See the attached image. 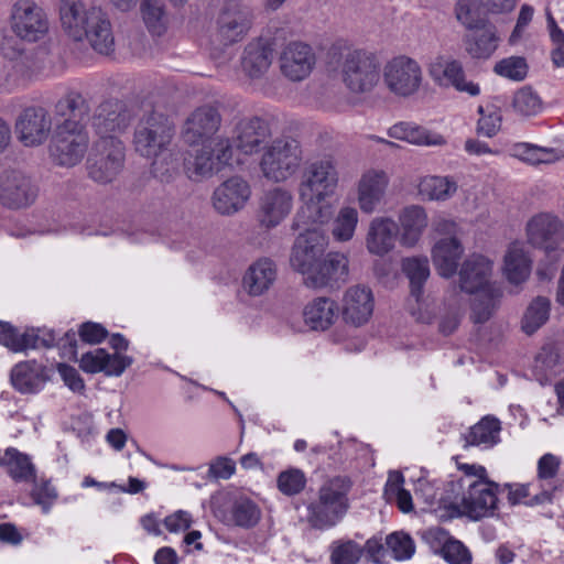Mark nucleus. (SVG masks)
<instances>
[{
	"label": "nucleus",
	"instance_id": "obj_50",
	"mask_svg": "<svg viewBox=\"0 0 564 564\" xmlns=\"http://www.w3.org/2000/svg\"><path fill=\"white\" fill-rule=\"evenodd\" d=\"M512 155L530 164H549L560 159V153L552 148H542L531 143H517L511 149Z\"/></svg>",
	"mask_w": 564,
	"mask_h": 564
},
{
	"label": "nucleus",
	"instance_id": "obj_38",
	"mask_svg": "<svg viewBox=\"0 0 564 564\" xmlns=\"http://www.w3.org/2000/svg\"><path fill=\"white\" fill-rule=\"evenodd\" d=\"M55 111L58 116L65 117L64 121H73L76 126L86 129V123L89 120L90 102L82 94L69 91L56 102Z\"/></svg>",
	"mask_w": 564,
	"mask_h": 564
},
{
	"label": "nucleus",
	"instance_id": "obj_1",
	"mask_svg": "<svg viewBox=\"0 0 564 564\" xmlns=\"http://www.w3.org/2000/svg\"><path fill=\"white\" fill-rule=\"evenodd\" d=\"M59 21L63 30L75 41L86 39L98 53L108 55L115 50V36L108 13L99 6L83 0H59Z\"/></svg>",
	"mask_w": 564,
	"mask_h": 564
},
{
	"label": "nucleus",
	"instance_id": "obj_55",
	"mask_svg": "<svg viewBox=\"0 0 564 564\" xmlns=\"http://www.w3.org/2000/svg\"><path fill=\"white\" fill-rule=\"evenodd\" d=\"M499 296L500 292L498 289L477 293V296L471 304L470 318L473 322L476 324L487 322L495 311L496 301Z\"/></svg>",
	"mask_w": 564,
	"mask_h": 564
},
{
	"label": "nucleus",
	"instance_id": "obj_26",
	"mask_svg": "<svg viewBox=\"0 0 564 564\" xmlns=\"http://www.w3.org/2000/svg\"><path fill=\"white\" fill-rule=\"evenodd\" d=\"M293 208V195L283 187L265 191L259 199V221L265 228L280 225Z\"/></svg>",
	"mask_w": 564,
	"mask_h": 564
},
{
	"label": "nucleus",
	"instance_id": "obj_46",
	"mask_svg": "<svg viewBox=\"0 0 564 564\" xmlns=\"http://www.w3.org/2000/svg\"><path fill=\"white\" fill-rule=\"evenodd\" d=\"M140 12L148 30L161 35L167 26V15L164 0H140Z\"/></svg>",
	"mask_w": 564,
	"mask_h": 564
},
{
	"label": "nucleus",
	"instance_id": "obj_8",
	"mask_svg": "<svg viewBox=\"0 0 564 564\" xmlns=\"http://www.w3.org/2000/svg\"><path fill=\"white\" fill-rule=\"evenodd\" d=\"M338 180V171L333 158L324 156L308 162L299 184L300 199L325 200L335 193Z\"/></svg>",
	"mask_w": 564,
	"mask_h": 564
},
{
	"label": "nucleus",
	"instance_id": "obj_18",
	"mask_svg": "<svg viewBox=\"0 0 564 564\" xmlns=\"http://www.w3.org/2000/svg\"><path fill=\"white\" fill-rule=\"evenodd\" d=\"M527 236L532 246L550 253L564 241V224L556 215L540 213L528 221Z\"/></svg>",
	"mask_w": 564,
	"mask_h": 564
},
{
	"label": "nucleus",
	"instance_id": "obj_44",
	"mask_svg": "<svg viewBox=\"0 0 564 564\" xmlns=\"http://www.w3.org/2000/svg\"><path fill=\"white\" fill-rule=\"evenodd\" d=\"M551 302L545 296L534 297L528 305L522 319L521 329L527 335L534 334L550 317Z\"/></svg>",
	"mask_w": 564,
	"mask_h": 564
},
{
	"label": "nucleus",
	"instance_id": "obj_17",
	"mask_svg": "<svg viewBox=\"0 0 564 564\" xmlns=\"http://www.w3.org/2000/svg\"><path fill=\"white\" fill-rule=\"evenodd\" d=\"M427 70L440 87H453L473 97L480 94L479 85L466 79L463 65L456 59L438 55L429 64Z\"/></svg>",
	"mask_w": 564,
	"mask_h": 564
},
{
	"label": "nucleus",
	"instance_id": "obj_53",
	"mask_svg": "<svg viewBox=\"0 0 564 564\" xmlns=\"http://www.w3.org/2000/svg\"><path fill=\"white\" fill-rule=\"evenodd\" d=\"M151 173L161 182H169L178 171V155L170 147L159 155L151 156Z\"/></svg>",
	"mask_w": 564,
	"mask_h": 564
},
{
	"label": "nucleus",
	"instance_id": "obj_39",
	"mask_svg": "<svg viewBox=\"0 0 564 564\" xmlns=\"http://www.w3.org/2000/svg\"><path fill=\"white\" fill-rule=\"evenodd\" d=\"M336 303L328 297L313 300L304 310V321L314 330L327 329L336 318Z\"/></svg>",
	"mask_w": 564,
	"mask_h": 564
},
{
	"label": "nucleus",
	"instance_id": "obj_54",
	"mask_svg": "<svg viewBox=\"0 0 564 564\" xmlns=\"http://www.w3.org/2000/svg\"><path fill=\"white\" fill-rule=\"evenodd\" d=\"M231 517L236 525L251 528L259 522L261 512L253 501L240 498L231 507Z\"/></svg>",
	"mask_w": 564,
	"mask_h": 564
},
{
	"label": "nucleus",
	"instance_id": "obj_7",
	"mask_svg": "<svg viewBox=\"0 0 564 564\" xmlns=\"http://www.w3.org/2000/svg\"><path fill=\"white\" fill-rule=\"evenodd\" d=\"M126 148L120 139L97 140L87 160L88 176L98 184L113 182L122 172Z\"/></svg>",
	"mask_w": 564,
	"mask_h": 564
},
{
	"label": "nucleus",
	"instance_id": "obj_32",
	"mask_svg": "<svg viewBox=\"0 0 564 564\" xmlns=\"http://www.w3.org/2000/svg\"><path fill=\"white\" fill-rule=\"evenodd\" d=\"M276 279V265L269 258L254 261L247 269L242 278V286L251 296L265 293Z\"/></svg>",
	"mask_w": 564,
	"mask_h": 564
},
{
	"label": "nucleus",
	"instance_id": "obj_21",
	"mask_svg": "<svg viewBox=\"0 0 564 564\" xmlns=\"http://www.w3.org/2000/svg\"><path fill=\"white\" fill-rule=\"evenodd\" d=\"M401 268L410 280L411 293L409 300L410 313L422 323H429L431 317L421 311V299L424 284L430 276V265L426 257H410L402 260Z\"/></svg>",
	"mask_w": 564,
	"mask_h": 564
},
{
	"label": "nucleus",
	"instance_id": "obj_42",
	"mask_svg": "<svg viewBox=\"0 0 564 564\" xmlns=\"http://www.w3.org/2000/svg\"><path fill=\"white\" fill-rule=\"evenodd\" d=\"M303 202V206L300 208L295 216V225L297 228H310V226H314L313 228H317L316 226H321L326 224L332 216L330 206L322 203L324 200H310V199H301Z\"/></svg>",
	"mask_w": 564,
	"mask_h": 564
},
{
	"label": "nucleus",
	"instance_id": "obj_29",
	"mask_svg": "<svg viewBox=\"0 0 564 564\" xmlns=\"http://www.w3.org/2000/svg\"><path fill=\"white\" fill-rule=\"evenodd\" d=\"M132 362V357L96 348L82 356L79 367L87 373L104 372L108 377H119Z\"/></svg>",
	"mask_w": 564,
	"mask_h": 564
},
{
	"label": "nucleus",
	"instance_id": "obj_22",
	"mask_svg": "<svg viewBox=\"0 0 564 564\" xmlns=\"http://www.w3.org/2000/svg\"><path fill=\"white\" fill-rule=\"evenodd\" d=\"M281 73L292 82L304 80L316 63L315 53L303 42L289 43L280 55Z\"/></svg>",
	"mask_w": 564,
	"mask_h": 564
},
{
	"label": "nucleus",
	"instance_id": "obj_61",
	"mask_svg": "<svg viewBox=\"0 0 564 564\" xmlns=\"http://www.w3.org/2000/svg\"><path fill=\"white\" fill-rule=\"evenodd\" d=\"M528 65L525 59L520 56H510L499 61L494 70L497 75L511 80L520 82L527 76Z\"/></svg>",
	"mask_w": 564,
	"mask_h": 564
},
{
	"label": "nucleus",
	"instance_id": "obj_41",
	"mask_svg": "<svg viewBox=\"0 0 564 564\" xmlns=\"http://www.w3.org/2000/svg\"><path fill=\"white\" fill-rule=\"evenodd\" d=\"M457 188L456 181L451 176L427 175L419 183V193L430 200H447Z\"/></svg>",
	"mask_w": 564,
	"mask_h": 564
},
{
	"label": "nucleus",
	"instance_id": "obj_23",
	"mask_svg": "<svg viewBox=\"0 0 564 564\" xmlns=\"http://www.w3.org/2000/svg\"><path fill=\"white\" fill-rule=\"evenodd\" d=\"M270 137L271 131L267 121L251 117L243 118L235 124L231 139L237 151L252 155L260 151Z\"/></svg>",
	"mask_w": 564,
	"mask_h": 564
},
{
	"label": "nucleus",
	"instance_id": "obj_49",
	"mask_svg": "<svg viewBox=\"0 0 564 564\" xmlns=\"http://www.w3.org/2000/svg\"><path fill=\"white\" fill-rule=\"evenodd\" d=\"M403 482L404 478L400 471H390L383 495L388 502H394L406 513L413 510V502L411 494L403 488Z\"/></svg>",
	"mask_w": 564,
	"mask_h": 564
},
{
	"label": "nucleus",
	"instance_id": "obj_64",
	"mask_svg": "<svg viewBox=\"0 0 564 564\" xmlns=\"http://www.w3.org/2000/svg\"><path fill=\"white\" fill-rule=\"evenodd\" d=\"M23 76H26V63L23 59L4 64L0 69V88L12 89Z\"/></svg>",
	"mask_w": 564,
	"mask_h": 564
},
{
	"label": "nucleus",
	"instance_id": "obj_6",
	"mask_svg": "<svg viewBox=\"0 0 564 564\" xmlns=\"http://www.w3.org/2000/svg\"><path fill=\"white\" fill-rule=\"evenodd\" d=\"M340 74L350 91L368 93L379 83V62L375 54L365 50H348L343 54Z\"/></svg>",
	"mask_w": 564,
	"mask_h": 564
},
{
	"label": "nucleus",
	"instance_id": "obj_11",
	"mask_svg": "<svg viewBox=\"0 0 564 564\" xmlns=\"http://www.w3.org/2000/svg\"><path fill=\"white\" fill-rule=\"evenodd\" d=\"M10 28L21 41L35 43L46 36L50 23L45 11L34 0H17L10 10Z\"/></svg>",
	"mask_w": 564,
	"mask_h": 564
},
{
	"label": "nucleus",
	"instance_id": "obj_28",
	"mask_svg": "<svg viewBox=\"0 0 564 564\" xmlns=\"http://www.w3.org/2000/svg\"><path fill=\"white\" fill-rule=\"evenodd\" d=\"M399 232L398 224L389 217H375L368 226L365 238L367 251L377 257H384L395 247Z\"/></svg>",
	"mask_w": 564,
	"mask_h": 564
},
{
	"label": "nucleus",
	"instance_id": "obj_51",
	"mask_svg": "<svg viewBox=\"0 0 564 564\" xmlns=\"http://www.w3.org/2000/svg\"><path fill=\"white\" fill-rule=\"evenodd\" d=\"M364 555V546L354 540L339 539L329 545L330 564H357Z\"/></svg>",
	"mask_w": 564,
	"mask_h": 564
},
{
	"label": "nucleus",
	"instance_id": "obj_3",
	"mask_svg": "<svg viewBox=\"0 0 564 564\" xmlns=\"http://www.w3.org/2000/svg\"><path fill=\"white\" fill-rule=\"evenodd\" d=\"M174 137V123L156 109L145 110L133 132V147L143 158L159 155L166 150Z\"/></svg>",
	"mask_w": 564,
	"mask_h": 564
},
{
	"label": "nucleus",
	"instance_id": "obj_30",
	"mask_svg": "<svg viewBox=\"0 0 564 564\" xmlns=\"http://www.w3.org/2000/svg\"><path fill=\"white\" fill-rule=\"evenodd\" d=\"M389 184L384 171L370 170L366 172L358 184V204L364 213L371 214L381 203Z\"/></svg>",
	"mask_w": 564,
	"mask_h": 564
},
{
	"label": "nucleus",
	"instance_id": "obj_43",
	"mask_svg": "<svg viewBox=\"0 0 564 564\" xmlns=\"http://www.w3.org/2000/svg\"><path fill=\"white\" fill-rule=\"evenodd\" d=\"M475 36L467 39L466 50L474 58H488L497 50L499 37L496 34L495 26L484 22V26Z\"/></svg>",
	"mask_w": 564,
	"mask_h": 564
},
{
	"label": "nucleus",
	"instance_id": "obj_24",
	"mask_svg": "<svg viewBox=\"0 0 564 564\" xmlns=\"http://www.w3.org/2000/svg\"><path fill=\"white\" fill-rule=\"evenodd\" d=\"M250 196L249 183L241 176H232L215 188L212 200L219 214L232 215L245 207Z\"/></svg>",
	"mask_w": 564,
	"mask_h": 564
},
{
	"label": "nucleus",
	"instance_id": "obj_37",
	"mask_svg": "<svg viewBox=\"0 0 564 564\" xmlns=\"http://www.w3.org/2000/svg\"><path fill=\"white\" fill-rule=\"evenodd\" d=\"M531 272V259L528 257L521 243L513 242L509 246L503 261V273L512 284L524 282Z\"/></svg>",
	"mask_w": 564,
	"mask_h": 564
},
{
	"label": "nucleus",
	"instance_id": "obj_33",
	"mask_svg": "<svg viewBox=\"0 0 564 564\" xmlns=\"http://www.w3.org/2000/svg\"><path fill=\"white\" fill-rule=\"evenodd\" d=\"M392 139L405 141L414 145L441 147L446 144L445 138L412 122H398L388 130Z\"/></svg>",
	"mask_w": 564,
	"mask_h": 564
},
{
	"label": "nucleus",
	"instance_id": "obj_27",
	"mask_svg": "<svg viewBox=\"0 0 564 564\" xmlns=\"http://www.w3.org/2000/svg\"><path fill=\"white\" fill-rule=\"evenodd\" d=\"M375 307V299L370 288L352 285L348 288L341 300V314L346 323L354 326L366 324Z\"/></svg>",
	"mask_w": 564,
	"mask_h": 564
},
{
	"label": "nucleus",
	"instance_id": "obj_48",
	"mask_svg": "<svg viewBox=\"0 0 564 564\" xmlns=\"http://www.w3.org/2000/svg\"><path fill=\"white\" fill-rule=\"evenodd\" d=\"M358 221V210L355 207H340L332 225L333 238L339 242L351 240L355 235Z\"/></svg>",
	"mask_w": 564,
	"mask_h": 564
},
{
	"label": "nucleus",
	"instance_id": "obj_36",
	"mask_svg": "<svg viewBox=\"0 0 564 564\" xmlns=\"http://www.w3.org/2000/svg\"><path fill=\"white\" fill-rule=\"evenodd\" d=\"M272 63V50L261 41L249 43L242 56V69L250 78H260Z\"/></svg>",
	"mask_w": 564,
	"mask_h": 564
},
{
	"label": "nucleus",
	"instance_id": "obj_20",
	"mask_svg": "<svg viewBox=\"0 0 564 564\" xmlns=\"http://www.w3.org/2000/svg\"><path fill=\"white\" fill-rule=\"evenodd\" d=\"M15 133L25 147L42 144L50 135L52 121L42 107L25 108L15 120Z\"/></svg>",
	"mask_w": 564,
	"mask_h": 564
},
{
	"label": "nucleus",
	"instance_id": "obj_9",
	"mask_svg": "<svg viewBox=\"0 0 564 564\" xmlns=\"http://www.w3.org/2000/svg\"><path fill=\"white\" fill-rule=\"evenodd\" d=\"M499 489L500 486L491 480L469 484V487L462 489L459 502H449L444 514H465L473 520L492 516L497 509Z\"/></svg>",
	"mask_w": 564,
	"mask_h": 564
},
{
	"label": "nucleus",
	"instance_id": "obj_60",
	"mask_svg": "<svg viewBox=\"0 0 564 564\" xmlns=\"http://www.w3.org/2000/svg\"><path fill=\"white\" fill-rule=\"evenodd\" d=\"M205 147H209V153L219 171L230 164L236 150L232 139L225 135L217 137Z\"/></svg>",
	"mask_w": 564,
	"mask_h": 564
},
{
	"label": "nucleus",
	"instance_id": "obj_62",
	"mask_svg": "<svg viewBox=\"0 0 564 564\" xmlns=\"http://www.w3.org/2000/svg\"><path fill=\"white\" fill-rule=\"evenodd\" d=\"M455 17L468 30H477L484 26L485 20L481 19L477 11L474 0H458L455 4Z\"/></svg>",
	"mask_w": 564,
	"mask_h": 564
},
{
	"label": "nucleus",
	"instance_id": "obj_10",
	"mask_svg": "<svg viewBox=\"0 0 564 564\" xmlns=\"http://www.w3.org/2000/svg\"><path fill=\"white\" fill-rule=\"evenodd\" d=\"M89 145V137L85 128L73 121H63L53 137L51 156L61 166L77 165L85 156Z\"/></svg>",
	"mask_w": 564,
	"mask_h": 564
},
{
	"label": "nucleus",
	"instance_id": "obj_56",
	"mask_svg": "<svg viewBox=\"0 0 564 564\" xmlns=\"http://www.w3.org/2000/svg\"><path fill=\"white\" fill-rule=\"evenodd\" d=\"M414 494L417 499H421L433 512H438L441 506L444 505V509L447 510L448 506L442 497H437L436 484L426 477H420L414 487ZM444 511L443 513H445Z\"/></svg>",
	"mask_w": 564,
	"mask_h": 564
},
{
	"label": "nucleus",
	"instance_id": "obj_14",
	"mask_svg": "<svg viewBox=\"0 0 564 564\" xmlns=\"http://www.w3.org/2000/svg\"><path fill=\"white\" fill-rule=\"evenodd\" d=\"M349 274V260L345 253L332 251L304 278L303 283L314 290L337 289L345 283Z\"/></svg>",
	"mask_w": 564,
	"mask_h": 564
},
{
	"label": "nucleus",
	"instance_id": "obj_31",
	"mask_svg": "<svg viewBox=\"0 0 564 564\" xmlns=\"http://www.w3.org/2000/svg\"><path fill=\"white\" fill-rule=\"evenodd\" d=\"M463 253L464 247L457 238L444 237L434 243L431 257L438 274L448 279L457 272Z\"/></svg>",
	"mask_w": 564,
	"mask_h": 564
},
{
	"label": "nucleus",
	"instance_id": "obj_63",
	"mask_svg": "<svg viewBox=\"0 0 564 564\" xmlns=\"http://www.w3.org/2000/svg\"><path fill=\"white\" fill-rule=\"evenodd\" d=\"M25 330L19 332L10 323L0 322V344L13 352H22L30 349L25 340Z\"/></svg>",
	"mask_w": 564,
	"mask_h": 564
},
{
	"label": "nucleus",
	"instance_id": "obj_25",
	"mask_svg": "<svg viewBox=\"0 0 564 564\" xmlns=\"http://www.w3.org/2000/svg\"><path fill=\"white\" fill-rule=\"evenodd\" d=\"M252 15L249 9L241 7L226 8L218 17L216 42L228 46L241 41L250 30Z\"/></svg>",
	"mask_w": 564,
	"mask_h": 564
},
{
	"label": "nucleus",
	"instance_id": "obj_13",
	"mask_svg": "<svg viewBox=\"0 0 564 564\" xmlns=\"http://www.w3.org/2000/svg\"><path fill=\"white\" fill-rule=\"evenodd\" d=\"M329 243L328 236L321 228H306L294 240L290 264L303 279L325 256Z\"/></svg>",
	"mask_w": 564,
	"mask_h": 564
},
{
	"label": "nucleus",
	"instance_id": "obj_35",
	"mask_svg": "<svg viewBox=\"0 0 564 564\" xmlns=\"http://www.w3.org/2000/svg\"><path fill=\"white\" fill-rule=\"evenodd\" d=\"M399 223L402 246L414 247L427 226V215L423 207L412 205L400 213Z\"/></svg>",
	"mask_w": 564,
	"mask_h": 564
},
{
	"label": "nucleus",
	"instance_id": "obj_45",
	"mask_svg": "<svg viewBox=\"0 0 564 564\" xmlns=\"http://www.w3.org/2000/svg\"><path fill=\"white\" fill-rule=\"evenodd\" d=\"M2 465H8L10 476L17 481H32L35 478V467L26 454L17 448L8 447L1 457Z\"/></svg>",
	"mask_w": 564,
	"mask_h": 564
},
{
	"label": "nucleus",
	"instance_id": "obj_19",
	"mask_svg": "<svg viewBox=\"0 0 564 564\" xmlns=\"http://www.w3.org/2000/svg\"><path fill=\"white\" fill-rule=\"evenodd\" d=\"M221 115L212 105L193 110L183 123L181 135L188 145H196L210 139L221 126Z\"/></svg>",
	"mask_w": 564,
	"mask_h": 564
},
{
	"label": "nucleus",
	"instance_id": "obj_15",
	"mask_svg": "<svg viewBox=\"0 0 564 564\" xmlns=\"http://www.w3.org/2000/svg\"><path fill=\"white\" fill-rule=\"evenodd\" d=\"M131 113L127 105L118 99L101 102L91 117V126L98 140L120 139L129 127Z\"/></svg>",
	"mask_w": 564,
	"mask_h": 564
},
{
	"label": "nucleus",
	"instance_id": "obj_2",
	"mask_svg": "<svg viewBox=\"0 0 564 564\" xmlns=\"http://www.w3.org/2000/svg\"><path fill=\"white\" fill-rule=\"evenodd\" d=\"M352 482L346 476L326 480L317 491V497L307 505V522L313 529L327 530L335 527L349 509L348 494Z\"/></svg>",
	"mask_w": 564,
	"mask_h": 564
},
{
	"label": "nucleus",
	"instance_id": "obj_47",
	"mask_svg": "<svg viewBox=\"0 0 564 564\" xmlns=\"http://www.w3.org/2000/svg\"><path fill=\"white\" fill-rule=\"evenodd\" d=\"M185 171L193 181H200L220 172L209 153V147H205V144L196 150L192 159L186 161Z\"/></svg>",
	"mask_w": 564,
	"mask_h": 564
},
{
	"label": "nucleus",
	"instance_id": "obj_58",
	"mask_svg": "<svg viewBox=\"0 0 564 564\" xmlns=\"http://www.w3.org/2000/svg\"><path fill=\"white\" fill-rule=\"evenodd\" d=\"M386 546L398 561L409 560L415 552L413 539L404 532H393L386 539Z\"/></svg>",
	"mask_w": 564,
	"mask_h": 564
},
{
	"label": "nucleus",
	"instance_id": "obj_12",
	"mask_svg": "<svg viewBox=\"0 0 564 564\" xmlns=\"http://www.w3.org/2000/svg\"><path fill=\"white\" fill-rule=\"evenodd\" d=\"M492 262L481 254H471L464 260L459 276V291L454 286L446 297L451 306H460L462 296L460 292L468 294H477L486 292L487 290H496L491 282Z\"/></svg>",
	"mask_w": 564,
	"mask_h": 564
},
{
	"label": "nucleus",
	"instance_id": "obj_16",
	"mask_svg": "<svg viewBox=\"0 0 564 564\" xmlns=\"http://www.w3.org/2000/svg\"><path fill=\"white\" fill-rule=\"evenodd\" d=\"M37 187L32 180L19 170H4L0 173V203L9 208L28 207L35 202Z\"/></svg>",
	"mask_w": 564,
	"mask_h": 564
},
{
	"label": "nucleus",
	"instance_id": "obj_40",
	"mask_svg": "<svg viewBox=\"0 0 564 564\" xmlns=\"http://www.w3.org/2000/svg\"><path fill=\"white\" fill-rule=\"evenodd\" d=\"M500 422L492 416H485L477 424L470 427L469 432L465 435V447L494 446L499 442Z\"/></svg>",
	"mask_w": 564,
	"mask_h": 564
},
{
	"label": "nucleus",
	"instance_id": "obj_4",
	"mask_svg": "<svg viewBox=\"0 0 564 564\" xmlns=\"http://www.w3.org/2000/svg\"><path fill=\"white\" fill-rule=\"evenodd\" d=\"M302 159V148L296 140L276 139L263 148L259 167L268 181L282 183L297 173Z\"/></svg>",
	"mask_w": 564,
	"mask_h": 564
},
{
	"label": "nucleus",
	"instance_id": "obj_57",
	"mask_svg": "<svg viewBox=\"0 0 564 564\" xmlns=\"http://www.w3.org/2000/svg\"><path fill=\"white\" fill-rule=\"evenodd\" d=\"M503 489L508 490V501L511 505L518 503H527L530 506L541 505L545 502H551L553 492L556 489L555 487L552 490H543L541 494L535 495L529 502L524 501L527 497H529V487L527 485L516 484H505Z\"/></svg>",
	"mask_w": 564,
	"mask_h": 564
},
{
	"label": "nucleus",
	"instance_id": "obj_59",
	"mask_svg": "<svg viewBox=\"0 0 564 564\" xmlns=\"http://www.w3.org/2000/svg\"><path fill=\"white\" fill-rule=\"evenodd\" d=\"M278 489L285 496L299 495L306 486L305 474L297 468H290L279 474Z\"/></svg>",
	"mask_w": 564,
	"mask_h": 564
},
{
	"label": "nucleus",
	"instance_id": "obj_5",
	"mask_svg": "<svg viewBox=\"0 0 564 564\" xmlns=\"http://www.w3.org/2000/svg\"><path fill=\"white\" fill-rule=\"evenodd\" d=\"M424 82L420 63L404 54L388 59L382 68L384 88L394 97L411 98L419 94Z\"/></svg>",
	"mask_w": 564,
	"mask_h": 564
},
{
	"label": "nucleus",
	"instance_id": "obj_34",
	"mask_svg": "<svg viewBox=\"0 0 564 564\" xmlns=\"http://www.w3.org/2000/svg\"><path fill=\"white\" fill-rule=\"evenodd\" d=\"M46 381L45 370L35 361L20 362L11 370V382L21 393H35Z\"/></svg>",
	"mask_w": 564,
	"mask_h": 564
},
{
	"label": "nucleus",
	"instance_id": "obj_52",
	"mask_svg": "<svg viewBox=\"0 0 564 564\" xmlns=\"http://www.w3.org/2000/svg\"><path fill=\"white\" fill-rule=\"evenodd\" d=\"M512 108L519 116H535L542 110V100L531 87H522L513 95Z\"/></svg>",
	"mask_w": 564,
	"mask_h": 564
}]
</instances>
